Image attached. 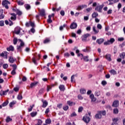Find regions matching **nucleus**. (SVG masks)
Returning <instances> with one entry per match:
<instances>
[{
  "label": "nucleus",
  "mask_w": 125,
  "mask_h": 125,
  "mask_svg": "<svg viewBox=\"0 0 125 125\" xmlns=\"http://www.w3.org/2000/svg\"><path fill=\"white\" fill-rule=\"evenodd\" d=\"M16 60V59H15L13 58V57H9L8 61L10 63H11L12 64L14 63L15 62V61Z\"/></svg>",
  "instance_id": "2eb2a0df"
},
{
  "label": "nucleus",
  "mask_w": 125,
  "mask_h": 125,
  "mask_svg": "<svg viewBox=\"0 0 125 125\" xmlns=\"http://www.w3.org/2000/svg\"><path fill=\"white\" fill-rule=\"evenodd\" d=\"M35 105L34 104H33L32 105H30V108H28V112H31L32 111V110H33V108H34V106Z\"/></svg>",
  "instance_id": "a18cd8bd"
},
{
  "label": "nucleus",
  "mask_w": 125,
  "mask_h": 125,
  "mask_svg": "<svg viewBox=\"0 0 125 125\" xmlns=\"http://www.w3.org/2000/svg\"><path fill=\"white\" fill-rule=\"evenodd\" d=\"M83 120L84 123L86 124H88L89 122H90V118L89 117H88L87 116H85L83 117Z\"/></svg>",
  "instance_id": "423d86ee"
},
{
  "label": "nucleus",
  "mask_w": 125,
  "mask_h": 125,
  "mask_svg": "<svg viewBox=\"0 0 125 125\" xmlns=\"http://www.w3.org/2000/svg\"><path fill=\"white\" fill-rule=\"evenodd\" d=\"M10 67H12L13 70H16V69H17V65H16V64H10Z\"/></svg>",
  "instance_id": "a878e982"
},
{
  "label": "nucleus",
  "mask_w": 125,
  "mask_h": 125,
  "mask_svg": "<svg viewBox=\"0 0 125 125\" xmlns=\"http://www.w3.org/2000/svg\"><path fill=\"white\" fill-rule=\"evenodd\" d=\"M85 8L87 7V6L86 5H79L76 9V10H82V9Z\"/></svg>",
  "instance_id": "f8f14e48"
},
{
  "label": "nucleus",
  "mask_w": 125,
  "mask_h": 125,
  "mask_svg": "<svg viewBox=\"0 0 125 125\" xmlns=\"http://www.w3.org/2000/svg\"><path fill=\"white\" fill-rule=\"evenodd\" d=\"M0 95L2 96L3 95H6V94H5L4 92L2 90L0 91Z\"/></svg>",
  "instance_id": "603ef678"
},
{
  "label": "nucleus",
  "mask_w": 125,
  "mask_h": 125,
  "mask_svg": "<svg viewBox=\"0 0 125 125\" xmlns=\"http://www.w3.org/2000/svg\"><path fill=\"white\" fill-rule=\"evenodd\" d=\"M103 116H106V111H98V113L96 114L95 116V118L96 119H101Z\"/></svg>",
  "instance_id": "f257e3e1"
},
{
  "label": "nucleus",
  "mask_w": 125,
  "mask_h": 125,
  "mask_svg": "<svg viewBox=\"0 0 125 125\" xmlns=\"http://www.w3.org/2000/svg\"><path fill=\"white\" fill-rule=\"evenodd\" d=\"M112 106V107H115V108L119 107V101L118 100L114 101L113 103Z\"/></svg>",
  "instance_id": "9d476101"
},
{
  "label": "nucleus",
  "mask_w": 125,
  "mask_h": 125,
  "mask_svg": "<svg viewBox=\"0 0 125 125\" xmlns=\"http://www.w3.org/2000/svg\"><path fill=\"white\" fill-rule=\"evenodd\" d=\"M40 15L42 17H44L45 16V11L44 9H42L40 11Z\"/></svg>",
  "instance_id": "9b49d317"
},
{
  "label": "nucleus",
  "mask_w": 125,
  "mask_h": 125,
  "mask_svg": "<svg viewBox=\"0 0 125 125\" xmlns=\"http://www.w3.org/2000/svg\"><path fill=\"white\" fill-rule=\"evenodd\" d=\"M32 62L35 64V65H37L38 63L37 62V61H36V57L32 58Z\"/></svg>",
  "instance_id": "ea45409f"
},
{
  "label": "nucleus",
  "mask_w": 125,
  "mask_h": 125,
  "mask_svg": "<svg viewBox=\"0 0 125 125\" xmlns=\"http://www.w3.org/2000/svg\"><path fill=\"white\" fill-rule=\"evenodd\" d=\"M11 75L12 76H14L15 75H16V70H13L11 72Z\"/></svg>",
  "instance_id": "5fc2aeb1"
},
{
  "label": "nucleus",
  "mask_w": 125,
  "mask_h": 125,
  "mask_svg": "<svg viewBox=\"0 0 125 125\" xmlns=\"http://www.w3.org/2000/svg\"><path fill=\"white\" fill-rule=\"evenodd\" d=\"M15 104H16V102L14 101L10 103L9 106V107H10V108H12V107H13V105H15Z\"/></svg>",
  "instance_id": "b1692460"
},
{
  "label": "nucleus",
  "mask_w": 125,
  "mask_h": 125,
  "mask_svg": "<svg viewBox=\"0 0 125 125\" xmlns=\"http://www.w3.org/2000/svg\"><path fill=\"white\" fill-rule=\"evenodd\" d=\"M39 93L40 94H42V93H43V92H44V89L43 88H41L40 90H39Z\"/></svg>",
  "instance_id": "de8ad7c7"
},
{
  "label": "nucleus",
  "mask_w": 125,
  "mask_h": 125,
  "mask_svg": "<svg viewBox=\"0 0 125 125\" xmlns=\"http://www.w3.org/2000/svg\"><path fill=\"white\" fill-rule=\"evenodd\" d=\"M97 27L98 29H99V30H101V29H102V25L100 24H98Z\"/></svg>",
  "instance_id": "052dcab7"
},
{
  "label": "nucleus",
  "mask_w": 125,
  "mask_h": 125,
  "mask_svg": "<svg viewBox=\"0 0 125 125\" xmlns=\"http://www.w3.org/2000/svg\"><path fill=\"white\" fill-rule=\"evenodd\" d=\"M3 13V10H0V19H3L4 18V15Z\"/></svg>",
  "instance_id": "5701e85b"
},
{
  "label": "nucleus",
  "mask_w": 125,
  "mask_h": 125,
  "mask_svg": "<svg viewBox=\"0 0 125 125\" xmlns=\"http://www.w3.org/2000/svg\"><path fill=\"white\" fill-rule=\"evenodd\" d=\"M104 57L105 59L107 60V61H109V62L112 61V58H111V54H107L104 56Z\"/></svg>",
  "instance_id": "1a4fd4ad"
},
{
  "label": "nucleus",
  "mask_w": 125,
  "mask_h": 125,
  "mask_svg": "<svg viewBox=\"0 0 125 125\" xmlns=\"http://www.w3.org/2000/svg\"><path fill=\"white\" fill-rule=\"evenodd\" d=\"M8 100H7V101L4 102L2 104V107H5V106H7L8 105Z\"/></svg>",
  "instance_id": "f704fd0d"
},
{
  "label": "nucleus",
  "mask_w": 125,
  "mask_h": 125,
  "mask_svg": "<svg viewBox=\"0 0 125 125\" xmlns=\"http://www.w3.org/2000/svg\"><path fill=\"white\" fill-rule=\"evenodd\" d=\"M30 115H31V117H34L37 116V112H31Z\"/></svg>",
  "instance_id": "79ce46f5"
},
{
  "label": "nucleus",
  "mask_w": 125,
  "mask_h": 125,
  "mask_svg": "<svg viewBox=\"0 0 125 125\" xmlns=\"http://www.w3.org/2000/svg\"><path fill=\"white\" fill-rule=\"evenodd\" d=\"M7 4H10V2L7 0H3L2 2V5L4 6V5H6Z\"/></svg>",
  "instance_id": "dca6fc26"
},
{
  "label": "nucleus",
  "mask_w": 125,
  "mask_h": 125,
  "mask_svg": "<svg viewBox=\"0 0 125 125\" xmlns=\"http://www.w3.org/2000/svg\"><path fill=\"white\" fill-rule=\"evenodd\" d=\"M17 99L18 100H22L23 99V97H22V95L21 94H19L17 96Z\"/></svg>",
  "instance_id": "473e14b6"
},
{
  "label": "nucleus",
  "mask_w": 125,
  "mask_h": 125,
  "mask_svg": "<svg viewBox=\"0 0 125 125\" xmlns=\"http://www.w3.org/2000/svg\"><path fill=\"white\" fill-rule=\"evenodd\" d=\"M80 91L81 94H85L86 92V90L84 89H80Z\"/></svg>",
  "instance_id": "cd10ccee"
},
{
  "label": "nucleus",
  "mask_w": 125,
  "mask_h": 125,
  "mask_svg": "<svg viewBox=\"0 0 125 125\" xmlns=\"http://www.w3.org/2000/svg\"><path fill=\"white\" fill-rule=\"evenodd\" d=\"M7 51H14V47L12 45H10L9 47L7 48Z\"/></svg>",
  "instance_id": "412c9836"
},
{
  "label": "nucleus",
  "mask_w": 125,
  "mask_h": 125,
  "mask_svg": "<svg viewBox=\"0 0 125 125\" xmlns=\"http://www.w3.org/2000/svg\"><path fill=\"white\" fill-rule=\"evenodd\" d=\"M17 42H18V40H17V38H14L13 39V43L14 44H17Z\"/></svg>",
  "instance_id": "49530a36"
},
{
  "label": "nucleus",
  "mask_w": 125,
  "mask_h": 125,
  "mask_svg": "<svg viewBox=\"0 0 125 125\" xmlns=\"http://www.w3.org/2000/svg\"><path fill=\"white\" fill-rule=\"evenodd\" d=\"M74 80H75V75H73L71 76V82L73 83V82H75V81Z\"/></svg>",
  "instance_id": "3c124183"
},
{
  "label": "nucleus",
  "mask_w": 125,
  "mask_h": 125,
  "mask_svg": "<svg viewBox=\"0 0 125 125\" xmlns=\"http://www.w3.org/2000/svg\"><path fill=\"white\" fill-rule=\"evenodd\" d=\"M76 116H77V114H76V112H73V113L70 115V117H76Z\"/></svg>",
  "instance_id": "e2e57ef3"
},
{
  "label": "nucleus",
  "mask_w": 125,
  "mask_h": 125,
  "mask_svg": "<svg viewBox=\"0 0 125 125\" xmlns=\"http://www.w3.org/2000/svg\"><path fill=\"white\" fill-rule=\"evenodd\" d=\"M42 108H45L48 105V103L46 101H43L42 100Z\"/></svg>",
  "instance_id": "6ab92c4d"
},
{
  "label": "nucleus",
  "mask_w": 125,
  "mask_h": 125,
  "mask_svg": "<svg viewBox=\"0 0 125 125\" xmlns=\"http://www.w3.org/2000/svg\"><path fill=\"white\" fill-rule=\"evenodd\" d=\"M42 121L41 119L38 120V122L35 125H42Z\"/></svg>",
  "instance_id": "c85d7f7f"
},
{
  "label": "nucleus",
  "mask_w": 125,
  "mask_h": 125,
  "mask_svg": "<svg viewBox=\"0 0 125 125\" xmlns=\"http://www.w3.org/2000/svg\"><path fill=\"white\" fill-rule=\"evenodd\" d=\"M25 7L27 10H29V9H31V6L28 4L26 5H25Z\"/></svg>",
  "instance_id": "a19ab883"
},
{
  "label": "nucleus",
  "mask_w": 125,
  "mask_h": 125,
  "mask_svg": "<svg viewBox=\"0 0 125 125\" xmlns=\"http://www.w3.org/2000/svg\"><path fill=\"white\" fill-rule=\"evenodd\" d=\"M108 41L109 42V43H111L112 44V43H114V42H115V39L110 38V39L108 40Z\"/></svg>",
  "instance_id": "c9c22d12"
},
{
  "label": "nucleus",
  "mask_w": 125,
  "mask_h": 125,
  "mask_svg": "<svg viewBox=\"0 0 125 125\" xmlns=\"http://www.w3.org/2000/svg\"><path fill=\"white\" fill-rule=\"evenodd\" d=\"M62 109L64 110V111H67V110L69 109V106L68 105H65L63 107Z\"/></svg>",
  "instance_id": "8fccbe9b"
},
{
  "label": "nucleus",
  "mask_w": 125,
  "mask_h": 125,
  "mask_svg": "<svg viewBox=\"0 0 125 125\" xmlns=\"http://www.w3.org/2000/svg\"><path fill=\"white\" fill-rule=\"evenodd\" d=\"M8 67V64H7V63L3 64V69H7Z\"/></svg>",
  "instance_id": "6e6d98bb"
},
{
  "label": "nucleus",
  "mask_w": 125,
  "mask_h": 125,
  "mask_svg": "<svg viewBox=\"0 0 125 125\" xmlns=\"http://www.w3.org/2000/svg\"><path fill=\"white\" fill-rule=\"evenodd\" d=\"M73 102H71L70 101H68L67 102V104L69 105V106H73Z\"/></svg>",
  "instance_id": "37998d69"
},
{
  "label": "nucleus",
  "mask_w": 125,
  "mask_h": 125,
  "mask_svg": "<svg viewBox=\"0 0 125 125\" xmlns=\"http://www.w3.org/2000/svg\"><path fill=\"white\" fill-rule=\"evenodd\" d=\"M17 3L18 4V5H23L24 4V2H23V1L21 0H19L17 1Z\"/></svg>",
  "instance_id": "72a5a7b5"
},
{
  "label": "nucleus",
  "mask_w": 125,
  "mask_h": 125,
  "mask_svg": "<svg viewBox=\"0 0 125 125\" xmlns=\"http://www.w3.org/2000/svg\"><path fill=\"white\" fill-rule=\"evenodd\" d=\"M60 14L62 16H64V15H65V11H64V10H62L60 12Z\"/></svg>",
  "instance_id": "0e129e2a"
},
{
  "label": "nucleus",
  "mask_w": 125,
  "mask_h": 125,
  "mask_svg": "<svg viewBox=\"0 0 125 125\" xmlns=\"http://www.w3.org/2000/svg\"><path fill=\"white\" fill-rule=\"evenodd\" d=\"M118 42H124L125 41V38L123 37L119 38L118 39Z\"/></svg>",
  "instance_id": "864d4df0"
},
{
  "label": "nucleus",
  "mask_w": 125,
  "mask_h": 125,
  "mask_svg": "<svg viewBox=\"0 0 125 125\" xmlns=\"http://www.w3.org/2000/svg\"><path fill=\"white\" fill-rule=\"evenodd\" d=\"M50 42V39L46 38L43 42V43L46 44V43H49Z\"/></svg>",
  "instance_id": "4be33fe9"
},
{
  "label": "nucleus",
  "mask_w": 125,
  "mask_h": 125,
  "mask_svg": "<svg viewBox=\"0 0 125 125\" xmlns=\"http://www.w3.org/2000/svg\"><path fill=\"white\" fill-rule=\"evenodd\" d=\"M93 32H94L95 34H98V33H99V30H96V28L95 26H93Z\"/></svg>",
  "instance_id": "7c9ffc66"
},
{
  "label": "nucleus",
  "mask_w": 125,
  "mask_h": 125,
  "mask_svg": "<svg viewBox=\"0 0 125 125\" xmlns=\"http://www.w3.org/2000/svg\"><path fill=\"white\" fill-rule=\"evenodd\" d=\"M78 98L80 100H83V96H82L81 95H78Z\"/></svg>",
  "instance_id": "bf43d9fd"
},
{
  "label": "nucleus",
  "mask_w": 125,
  "mask_h": 125,
  "mask_svg": "<svg viewBox=\"0 0 125 125\" xmlns=\"http://www.w3.org/2000/svg\"><path fill=\"white\" fill-rule=\"evenodd\" d=\"M38 83H39V82H35L31 83L30 85V88H33L34 86H36V85H37V84H38Z\"/></svg>",
  "instance_id": "a211bd4d"
},
{
  "label": "nucleus",
  "mask_w": 125,
  "mask_h": 125,
  "mask_svg": "<svg viewBox=\"0 0 125 125\" xmlns=\"http://www.w3.org/2000/svg\"><path fill=\"white\" fill-rule=\"evenodd\" d=\"M120 58H122V59H125V52H122L120 54Z\"/></svg>",
  "instance_id": "bb28decb"
},
{
  "label": "nucleus",
  "mask_w": 125,
  "mask_h": 125,
  "mask_svg": "<svg viewBox=\"0 0 125 125\" xmlns=\"http://www.w3.org/2000/svg\"><path fill=\"white\" fill-rule=\"evenodd\" d=\"M104 45H109V44H110V42L109 41V40H108L107 42H105L104 43Z\"/></svg>",
  "instance_id": "4d7b16f0"
},
{
  "label": "nucleus",
  "mask_w": 125,
  "mask_h": 125,
  "mask_svg": "<svg viewBox=\"0 0 125 125\" xmlns=\"http://www.w3.org/2000/svg\"><path fill=\"white\" fill-rule=\"evenodd\" d=\"M55 14L54 13L52 14L51 15H48V19L47 20V22L49 24L52 23V20H51V17H54Z\"/></svg>",
  "instance_id": "39448f33"
},
{
  "label": "nucleus",
  "mask_w": 125,
  "mask_h": 125,
  "mask_svg": "<svg viewBox=\"0 0 125 125\" xmlns=\"http://www.w3.org/2000/svg\"><path fill=\"white\" fill-rule=\"evenodd\" d=\"M102 84L103 85H106V84H107V82L105 81H103L102 82Z\"/></svg>",
  "instance_id": "774afa93"
},
{
  "label": "nucleus",
  "mask_w": 125,
  "mask_h": 125,
  "mask_svg": "<svg viewBox=\"0 0 125 125\" xmlns=\"http://www.w3.org/2000/svg\"><path fill=\"white\" fill-rule=\"evenodd\" d=\"M83 108L82 106L79 107L78 113H81V112H83Z\"/></svg>",
  "instance_id": "09e8293b"
},
{
  "label": "nucleus",
  "mask_w": 125,
  "mask_h": 125,
  "mask_svg": "<svg viewBox=\"0 0 125 125\" xmlns=\"http://www.w3.org/2000/svg\"><path fill=\"white\" fill-rule=\"evenodd\" d=\"M12 10L14 12H16L18 16H21L22 15V12L18 9L13 8Z\"/></svg>",
  "instance_id": "20e7f679"
},
{
  "label": "nucleus",
  "mask_w": 125,
  "mask_h": 125,
  "mask_svg": "<svg viewBox=\"0 0 125 125\" xmlns=\"http://www.w3.org/2000/svg\"><path fill=\"white\" fill-rule=\"evenodd\" d=\"M96 17H98V14L95 12H94L92 14V18H96Z\"/></svg>",
  "instance_id": "393cba45"
},
{
  "label": "nucleus",
  "mask_w": 125,
  "mask_h": 125,
  "mask_svg": "<svg viewBox=\"0 0 125 125\" xmlns=\"http://www.w3.org/2000/svg\"><path fill=\"white\" fill-rule=\"evenodd\" d=\"M96 42H97L98 44H101L102 43H103V42H104V39L101 38L97 39L96 41Z\"/></svg>",
  "instance_id": "4468645a"
},
{
  "label": "nucleus",
  "mask_w": 125,
  "mask_h": 125,
  "mask_svg": "<svg viewBox=\"0 0 125 125\" xmlns=\"http://www.w3.org/2000/svg\"><path fill=\"white\" fill-rule=\"evenodd\" d=\"M78 27V24H77V23L76 22H73L71 24L70 26V28L71 29H76V28Z\"/></svg>",
  "instance_id": "6e6552de"
},
{
  "label": "nucleus",
  "mask_w": 125,
  "mask_h": 125,
  "mask_svg": "<svg viewBox=\"0 0 125 125\" xmlns=\"http://www.w3.org/2000/svg\"><path fill=\"white\" fill-rule=\"evenodd\" d=\"M11 15H12V16L11 17V20H14L15 21L16 20V14H15V13H11L10 14Z\"/></svg>",
  "instance_id": "aec40b11"
},
{
  "label": "nucleus",
  "mask_w": 125,
  "mask_h": 125,
  "mask_svg": "<svg viewBox=\"0 0 125 125\" xmlns=\"http://www.w3.org/2000/svg\"><path fill=\"white\" fill-rule=\"evenodd\" d=\"M11 121H12V119L10 118L9 117H7L6 119V123H9V122H11Z\"/></svg>",
  "instance_id": "58836bf2"
},
{
  "label": "nucleus",
  "mask_w": 125,
  "mask_h": 125,
  "mask_svg": "<svg viewBox=\"0 0 125 125\" xmlns=\"http://www.w3.org/2000/svg\"><path fill=\"white\" fill-rule=\"evenodd\" d=\"M62 105H63V104H57V107H58L59 108V109H61V108H62Z\"/></svg>",
  "instance_id": "680f3d73"
},
{
  "label": "nucleus",
  "mask_w": 125,
  "mask_h": 125,
  "mask_svg": "<svg viewBox=\"0 0 125 125\" xmlns=\"http://www.w3.org/2000/svg\"><path fill=\"white\" fill-rule=\"evenodd\" d=\"M45 124L47 125H50L51 124V119H47L45 120Z\"/></svg>",
  "instance_id": "4c0bfd02"
},
{
  "label": "nucleus",
  "mask_w": 125,
  "mask_h": 125,
  "mask_svg": "<svg viewBox=\"0 0 125 125\" xmlns=\"http://www.w3.org/2000/svg\"><path fill=\"white\" fill-rule=\"evenodd\" d=\"M90 98L91 99V102H95L96 101V98L94 97L93 94L90 95Z\"/></svg>",
  "instance_id": "f3484780"
},
{
  "label": "nucleus",
  "mask_w": 125,
  "mask_h": 125,
  "mask_svg": "<svg viewBox=\"0 0 125 125\" xmlns=\"http://www.w3.org/2000/svg\"><path fill=\"white\" fill-rule=\"evenodd\" d=\"M83 51L84 52H89L90 51V47H89V49L86 48L85 49H84Z\"/></svg>",
  "instance_id": "c03bdc74"
},
{
  "label": "nucleus",
  "mask_w": 125,
  "mask_h": 125,
  "mask_svg": "<svg viewBox=\"0 0 125 125\" xmlns=\"http://www.w3.org/2000/svg\"><path fill=\"white\" fill-rule=\"evenodd\" d=\"M51 89V87L50 85H47V91L48 92Z\"/></svg>",
  "instance_id": "338daca9"
},
{
  "label": "nucleus",
  "mask_w": 125,
  "mask_h": 125,
  "mask_svg": "<svg viewBox=\"0 0 125 125\" xmlns=\"http://www.w3.org/2000/svg\"><path fill=\"white\" fill-rule=\"evenodd\" d=\"M83 60L85 62H88L89 61V59H88V56H84Z\"/></svg>",
  "instance_id": "c756f323"
},
{
  "label": "nucleus",
  "mask_w": 125,
  "mask_h": 125,
  "mask_svg": "<svg viewBox=\"0 0 125 125\" xmlns=\"http://www.w3.org/2000/svg\"><path fill=\"white\" fill-rule=\"evenodd\" d=\"M104 7V4H102L99 6H97L95 8V10L98 11V12H102V9Z\"/></svg>",
  "instance_id": "7ed1b4c3"
},
{
  "label": "nucleus",
  "mask_w": 125,
  "mask_h": 125,
  "mask_svg": "<svg viewBox=\"0 0 125 125\" xmlns=\"http://www.w3.org/2000/svg\"><path fill=\"white\" fill-rule=\"evenodd\" d=\"M21 29L20 27H17L15 28V30L14 31V34H16V35H19L20 34V32Z\"/></svg>",
  "instance_id": "0eeeda50"
},
{
  "label": "nucleus",
  "mask_w": 125,
  "mask_h": 125,
  "mask_svg": "<svg viewBox=\"0 0 125 125\" xmlns=\"http://www.w3.org/2000/svg\"><path fill=\"white\" fill-rule=\"evenodd\" d=\"M30 23V26L32 27V28H34L35 27V23L31 21H29Z\"/></svg>",
  "instance_id": "69168bd1"
},
{
  "label": "nucleus",
  "mask_w": 125,
  "mask_h": 125,
  "mask_svg": "<svg viewBox=\"0 0 125 125\" xmlns=\"http://www.w3.org/2000/svg\"><path fill=\"white\" fill-rule=\"evenodd\" d=\"M109 72L110 74H112V75H117V71L116 70H114V69H112L110 71H109Z\"/></svg>",
  "instance_id": "2f4dec72"
},
{
  "label": "nucleus",
  "mask_w": 125,
  "mask_h": 125,
  "mask_svg": "<svg viewBox=\"0 0 125 125\" xmlns=\"http://www.w3.org/2000/svg\"><path fill=\"white\" fill-rule=\"evenodd\" d=\"M88 37H90V34H89V33H87L86 34L82 35V36L81 37L82 42H87L86 40L88 38Z\"/></svg>",
  "instance_id": "f03ea898"
},
{
  "label": "nucleus",
  "mask_w": 125,
  "mask_h": 125,
  "mask_svg": "<svg viewBox=\"0 0 125 125\" xmlns=\"http://www.w3.org/2000/svg\"><path fill=\"white\" fill-rule=\"evenodd\" d=\"M0 26L2 27V26H4V21H0Z\"/></svg>",
  "instance_id": "13d9d810"
},
{
  "label": "nucleus",
  "mask_w": 125,
  "mask_h": 125,
  "mask_svg": "<svg viewBox=\"0 0 125 125\" xmlns=\"http://www.w3.org/2000/svg\"><path fill=\"white\" fill-rule=\"evenodd\" d=\"M113 113L115 114H119V109L118 108L113 109Z\"/></svg>",
  "instance_id": "e433bc0d"
},
{
  "label": "nucleus",
  "mask_w": 125,
  "mask_h": 125,
  "mask_svg": "<svg viewBox=\"0 0 125 125\" xmlns=\"http://www.w3.org/2000/svg\"><path fill=\"white\" fill-rule=\"evenodd\" d=\"M59 88L60 91H65L66 88H65V86L63 84H61L59 86Z\"/></svg>",
  "instance_id": "ddd939ff"
}]
</instances>
